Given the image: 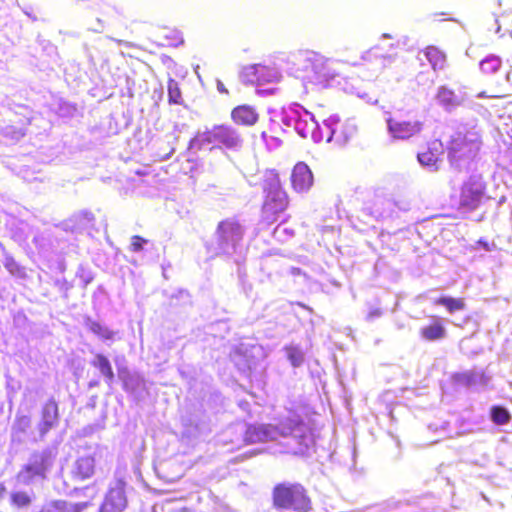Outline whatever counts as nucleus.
Segmentation results:
<instances>
[{
	"label": "nucleus",
	"instance_id": "nucleus-15",
	"mask_svg": "<svg viewBox=\"0 0 512 512\" xmlns=\"http://www.w3.org/2000/svg\"><path fill=\"white\" fill-rule=\"evenodd\" d=\"M232 120L238 125L253 126L259 119V113L250 105H239L231 112Z\"/></svg>",
	"mask_w": 512,
	"mask_h": 512
},
{
	"label": "nucleus",
	"instance_id": "nucleus-18",
	"mask_svg": "<svg viewBox=\"0 0 512 512\" xmlns=\"http://www.w3.org/2000/svg\"><path fill=\"white\" fill-rule=\"evenodd\" d=\"M91 364L100 371L101 375L105 379V382L108 385H111L114 380V373L108 358L102 354H96Z\"/></svg>",
	"mask_w": 512,
	"mask_h": 512
},
{
	"label": "nucleus",
	"instance_id": "nucleus-42",
	"mask_svg": "<svg viewBox=\"0 0 512 512\" xmlns=\"http://www.w3.org/2000/svg\"><path fill=\"white\" fill-rule=\"evenodd\" d=\"M378 49H379V46H376V47H374L371 51H369L368 53H369V54H370V53H374V54L376 55V52H377V50H378Z\"/></svg>",
	"mask_w": 512,
	"mask_h": 512
},
{
	"label": "nucleus",
	"instance_id": "nucleus-35",
	"mask_svg": "<svg viewBox=\"0 0 512 512\" xmlns=\"http://www.w3.org/2000/svg\"><path fill=\"white\" fill-rule=\"evenodd\" d=\"M144 243H146L145 239L140 236H133L131 239V250L134 252L140 251L143 248Z\"/></svg>",
	"mask_w": 512,
	"mask_h": 512
},
{
	"label": "nucleus",
	"instance_id": "nucleus-38",
	"mask_svg": "<svg viewBox=\"0 0 512 512\" xmlns=\"http://www.w3.org/2000/svg\"><path fill=\"white\" fill-rule=\"evenodd\" d=\"M381 315V312L380 310L378 309H374L372 311L369 312L368 314V319L372 320L374 319L375 317H379Z\"/></svg>",
	"mask_w": 512,
	"mask_h": 512
},
{
	"label": "nucleus",
	"instance_id": "nucleus-34",
	"mask_svg": "<svg viewBox=\"0 0 512 512\" xmlns=\"http://www.w3.org/2000/svg\"><path fill=\"white\" fill-rule=\"evenodd\" d=\"M4 133V136L13 140V141H17L19 140L20 138H22L24 136V131L23 129L21 128H16L14 126H8L4 129L3 131Z\"/></svg>",
	"mask_w": 512,
	"mask_h": 512
},
{
	"label": "nucleus",
	"instance_id": "nucleus-45",
	"mask_svg": "<svg viewBox=\"0 0 512 512\" xmlns=\"http://www.w3.org/2000/svg\"><path fill=\"white\" fill-rule=\"evenodd\" d=\"M390 48H391V49H395V45H394V44H391V45H390Z\"/></svg>",
	"mask_w": 512,
	"mask_h": 512
},
{
	"label": "nucleus",
	"instance_id": "nucleus-17",
	"mask_svg": "<svg viewBox=\"0 0 512 512\" xmlns=\"http://www.w3.org/2000/svg\"><path fill=\"white\" fill-rule=\"evenodd\" d=\"M58 420V406L55 401H48L42 412V422L39 426L41 435L46 434Z\"/></svg>",
	"mask_w": 512,
	"mask_h": 512
},
{
	"label": "nucleus",
	"instance_id": "nucleus-6",
	"mask_svg": "<svg viewBox=\"0 0 512 512\" xmlns=\"http://www.w3.org/2000/svg\"><path fill=\"white\" fill-rule=\"evenodd\" d=\"M274 503L281 508H291L305 512L309 509V499L300 485H279L274 490Z\"/></svg>",
	"mask_w": 512,
	"mask_h": 512
},
{
	"label": "nucleus",
	"instance_id": "nucleus-21",
	"mask_svg": "<svg viewBox=\"0 0 512 512\" xmlns=\"http://www.w3.org/2000/svg\"><path fill=\"white\" fill-rule=\"evenodd\" d=\"M425 56L433 69H442L445 64V55L436 47L430 46L425 50Z\"/></svg>",
	"mask_w": 512,
	"mask_h": 512
},
{
	"label": "nucleus",
	"instance_id": "nucleus-9",
	"mask_svg": "<svg viewBox=\"0 0 512 512\" xmlns=\"http://www.w3.org/2000/svg\"><path fill=\"white\" fill-rule=\"evenodd\" d=\"M484 182L480 175H472L463 185L461 204L470 208L476 207L484 193Z\"/></svg>",
	"mask_w": 512,
	"mask_h": 512
},
{
	"label": "nucleus",
	"instance_id": "nucleus-22",
	"mask_svg": "<svg viewBox=\"0 0 512 512\" xmlns=\"http://www.w3.org/2000/svg\"><path fill=\"white\" fill-rule=\"evenodd\" d=\"M153 512H186L181 500L167 499L155 504Z\"/></svg>",
	"mask_w": 512,
	"mask_h": 512
},
{
	"label": "nucleus",
	"instance_id": "nucleus-32",
	"mask_svg": "<svg viewBox=\"0 0 512 512\" xmlns=\"http://www.w3.org/2000/svg\"><path fill=\"white\" fill-rule=\"evenodd\" d=\"M278 78V72L273 69L265 66V71L259 72L258 74V84L273 82Z\"/></svg>",
	"mask_w": 512,
	"mask_h": 512
},
{
	"label": "nucleus",
	"instance_id": "nucleus-43",
	"mask_svg": "<svg viewBox=\"0 0 512 512\" xmlns=\"http://www.w3.org/2000/svg\"><path fill=\"white\" fill-rule=\"evenodd\" d=\"M382 38H383V39H389V38H391V35H390V34H387V33H384V34L382 35Z\"/></svg>",
	"mask_w": 512,
	"mask_h": 512
},
{
	"label": "nucleus",
	"instance_id": "nucleus-16",
	"mask_svg": "<svg viewBox=\"0 0 512 512\" xmlns=\"http://www.w3.org/2000/svg\"><path fill=\"white\" fill-rule=\"evenodd\" d=\"M437 99L446 109H453L465 101L466 95L464 93L456 94L447 87L441 86L437 92Z\"/></svg>",
	"mask_w": 512,
	"mask_h": 512
},
{
	"label": "nucleus",
	"instance_id": "nucleus-30",
	"mask_svg": "<svg viewBox=\"0 0 512 512\" xmlns=\"http://www.w3.org/2000/svg\"><path fill=\"white\" fill-rule=\"evenodd\" d=\"M287 357L295 367L300 366L304 360L302 351L298 347L293 346L287 348Z\"/></svg>",
	"mask_w": 512,
	"mask_h": 512
},
{
	"label": "nucleus",
	"instance_id": "nucleus-41",
	"mask_svg": "<svg viewBox=\"0 0 512 512\" xmlns=\"http://www.w3.org/2000/svg\"><path fill=\"white\" fill-rule=\"evenodd\" d=\"M87 490L90 492V497L93 498L95 496V489L94 488H88Z\"/></svg>",
	"mask_w": 512,
	"mask_h": 512
},
{
	"label": "nucleus",
	"instance_id": "nucleus-26",
	"mask_svg": "<svg viewBox=\"0 0 512 512\" xmlns=\"http://www.w3.org/2000/svg\"><path fill=\"white\" fill-rule=\"evenodd\" d=\"M437 304L443 305L447 308L450 313L464 309V301L462 299H456L451 297H442L437 300Z\"/></svg>",
	"mask_w": 512,
	"mask_h": 512
},
{
	"label": "nucleus",
	"instance_id": "nucleus-3",
	"mask_svg": "<svg viewBox=\"0 0 512 512\" xmlns=\"http://www.w3.org/2000/svg\"><path fill=\"white\" fill-rule=\"evenodd\" d=\"M53 464V455L50 451L43 450L33 453L22 469L17 474V481L29 485L46 477Z\"/></svg>",
	"mask_w": 512,
	"mask_h": 512
},
{
	"label": "nucleus",
	"instance_id": "nucleus-19",
	"mask_svg": "<svg viewBox=\"0 0 512 512\" xmlns=\"http://www.w3.org/2000/svg\"><path fill=\"white\" fill-rule=\"evenodd\" d=\"M89 502L70 503L66 501L54 502L46 512H81L87 508Z\"/></svg>",
	"mask_w": 512,
	"mask_h": 512
},
{
	"label": "nucleus",
	"instance_id": "nucleus-24",
	"mask_svg": "<svg viewBox=\"0 0 512 512\" xmlns=\"http://www.w3.org/2000/svg\"><path fill=\"white\" fill-rule=\"evenodd\" d=\"M11 504L17 508H27L31 502L32 497L27 492H13L10 496Z\"/></svg>",
	"mask_w": 512,
	"mask_h": 512
},
{
	"label": "nucleus",
	"instance_id": "nucleus-11",
	"mask_svg": "<svg viewBox=\"0 0 512 512\" xmlns=\"http://www.w3.org/2000/svg\"><path fill=\"white\" fill-rule=\"evenodd\" d=\"M96 460L94 454H84L77 457L70 468V474L75 480H86L95 473Z\"/></svg>",
	"mask_w": 512,
	"mask_h": 512
},
{
	"label": "nucleus",
	"instance_id": "nucleus-5",
	"mask_svg": "<svg viewBox=\"0 0 512 512\" xmlns=\"http://www.w3.org/2000/svg\"><path fill=\"white\" fill-rule=\"evenodd\" d=\"M212 142H219L228 149H239L242 146L243 140L235 128L222 125L198 135L191 141V145L198 144L199 147H203Z\"/></svg>",
	"mask_w": 512,
	"mask_h": 512
},
{
	"label": "nucleus",
	"instance_id": "nucleus-40",
	"mask_svg": "<svg viewBox=\"0 0 512 512\" xmlns=\"http://www.w3.org/2000/svg\"><path fill=\"white\" fill-rule=\"evenodd\" d=\"M5 496V487L0 484V500H2Z\"/></svg>",
	"mask_w": 512,
	"mask_h": 512
},
{
	"label": "nucleus",
	"instance_id": "nucleus-4",
	"mask_svg": "<svg viewBox=\"0 0 512 512\" xmlns=\"http://www.w3.org/2000/svg\"><path fill=\"white\" fill-rule=\"evenodd\" d=\"M265 201L263 208L266 212L277 214L284 211L288 204L286 192L282 189L279 176L269 171L264 180Z\"/></svg>",
	"mask_w": 512,
	"mask_h": 512
},
{
	"label": "nucleus",
	"instance_id": "nucleus-12",
	"mask_svg": "<svg viewBox=\"0 0 512 512\" xmlns=\"http://www.w3.org/2000/svg\"><path fill=\"white\" fill-rule=\"evenodd\" d=\"M443 155V145L439 140L429 143L427 151L418 154L419 163L431 171H437Z\"/></svg>",
	"mask_w": 512,
	"mask_h": 512
},
{
	"label": "nucleus",
	"instance_id": "nucleus-13",
	"mask_svg": "<svg viewBox=\"0 0 512 512\" xmlns=\"http://www.w3.org/2000/svg\"><path fill=\"white\" fill-rule=\"evenodd\" d=\"M126 502L123 484L117 482L116 485L109 490L100 512H121L125 508Z\"/></svg>",
	"mask_w": 512,
	"mask_h": 512
},
{
	"label": "nucleus",
	"instance_id": "nucleus-29",
	"mask_svg": "<svg viewBox=\"0 0 512 512\" xmlns=\"http://www.w3.org/2000/svg\"><path fill=\"white\" fill-rule=\"evenodd\" d=\"M89 329L94 333L100 336L103 339H112L114 336V332L109 330L107 327L102 326L97 322H90Z\"/></svg>",
	"mask_w": 512,
	"mask_h": 512
},
{
	"label": "nucleus",
	"instance_id": "nucleus-33",
	"mask_svg": "<svg viewBox=\"0 0 512 512\" xmlns=\"http://www.w3.org/2000/svg\"><path fill=\"white\" fill-rule=\"evenodd\" d=\"M168 95L170 101L173 103H179L181 98V93L178 87V84L174 80H170L168 83Z\"/></svg>",
	"mask_w": 512,
	"mask_h": 512
},
{
	"label": "nucleus",
	"instance_id": "nucleus-20",
	"mask_svg": "<svg viewBox=\"0 0 512 512\" xmlns=\"http://www.w3.org/2000/svg\"><path fill=\"white\" fill-rule=\"evenodd\" d=\"M420 333L424 339L434 341L444 338L446 330L441 324L435 322L429 326L422 327Z\"/></svg>",
	"mask_w": 512,
	"mask_h": 512
},
{
	"label": "nucleus",
	"instance_id": "nucleus-28",
	"mask_svg": "<svg viewBox=\"0 0 512 512\" xmlns=\"http://www.w3.org/2000/svg\"><path fill=\"white\" fill-rule=\"evenodd\" d=\"M31 426V419L26 415H17L13 424V433H26Z\"/></svg>",
	"mask_w": 512,
	"mask_h": 512
},
{
	"label": "nucleus",
	"instance_id": "nucleus-39",
	"mask_svg": "<svg viewBox=\"0 0 512 512\" xmlns=\"http://www.w3.org/2000/svg\"><path fill=\"white\" fill-rule=\"evenodd\" d=\"M217 88H218V90H219L220 92H222V93H226V92H227V90L225 89V87H224L223 83H222V82H220V81H218V83H217Z\"/></svg>",
	"mask_w": 512,
	"mask_h": 512
},
{
	"label": "nucleus",
	"instance_id": "nucleus-7",
	"mask_svg": "<svg viewBox=\"0 0 512 512\" xmlns=\"http://www.w3.org/2000/svg\"><path fill=\"white\" fill-rule=\"evenodd\" d=\"M220 253L231 254L242 238V228L233 221L221 222L216 233Z\"/></svg>",
	"mask_w": 512,
	"mask_h": 512
},
{
	"label": "nucleus",
	"instance_id": "nucleus-44",
	"mask_svg": "<svg viewBox=\"0 0 512 512\" xmlns=\"http://www.w3.org/2000/svg\"><path fill=\"white\" fill-rule=\"evenodd\" d=\"M384 58H385V59H388V60H389V62H391V61H392V56H390V55H389V56H384Z\"/></svg>",
	"mask_w": 512,
	"mask_h": 512
},
{
	"label": "nucleus",
	"instance_id": "nucleus-8",
	"mask_svg": "<svg viewBox=\"0 0 512 512\" xmlns=\"http://www.w3.org/2000/svg\"><path fill=\"white\" fill-rule=\"evenodd\" d=\"M387 129L389 135L394 139L405 140L417 135L422 130V122L418 120H398L388 118Z\"/></svg>",
	"mask_w": 512,
	"mask_h": 512
},
{
	"label": "nucleus",
	"instance_id": "nucleus-14",
	"mask_svg": "<svg viewBox=\"0 0 512 512\" xmlns=\"http://www.w3.org/2000/svg\"><path fill=\"white\" fill-rule=\"evenodd\" d=\"M292 187L297 192H307L313 184V175L309 167L299 162L294 166L291 175Z\"/></svg>",
	"mask_w": 512,
	"mask_h": 512
},
{
	"label": "nucleus",
	"instance_id": "nucleus-23",
	"mask_svg": "<svg viewBox=\"0 0 512 512\" xmlns=\"http://www.w3.org/2000/svg\"><path fill=\"white\" fill-rule=\"evenodd\" d=\"M265 71V66L255 64V65H249L243 68L241 72V79L245 83L254 84L258 83V74L259 72Z\"/></svg>",
	"mask_w": 512,
	"mask_h": 512
},
{
	"label": "nucleus",
	"instance_id": "nucleus-27",
	"mask_svg": "<svg viewBox=\"0 0 512 512\" xmlns=\"http://www.w3.org/2000/svg\"><path fill=\"white\" fill-rule=\"evenodd\" d=\"M340 119L337 115H330L328 118L323 120V128L326 133V141L330 142L332 137L336 134V126Z\"/></svg>",
	"mask_w": 512,
	"mask_h": 512
},
{
	"label": "nucleus",
	"instance_id": "nucleus-25",
	"mask_svg": "<svg viewBox=\"0 0 512 512\" xmlns=\"http://www.w3.org/2000/svg\"><path fill=\"white\" fill-rule=\"evenodd\" d=\"M501 66V60L497 56L486 57L480 63V69L487 74L495 73Z\"/></svg>",
	"mask_w": 512,
	"mask_h": 512
},
{
	"label": "nucleus",
	"instance_id": "nucleus-36",
	"mask_svg": "<svg viewBox=\"0 0 512 512\" xmlns=\"http://www.w3.org/2000/svg\"><path fill=\"white\" fill-rule=\"evenodd\" d=\"M119 377L123 380L125 387L133 389V386L130 382V380L127 378L128 372L124 369L119 370Z\"/></svg>",
	"mask_w": 512,
	"mask_h": 512
},
{
	"label": "nucleus",
	"instance_id": "nucleus-10",
	"mask_svg": "<svg viewBox=\"0 0 512 512\" xmlns=\"http://www.w3.org/2000/svg\"><path fill=\"white\" fill-rule=\"evenodd\" d=\"M295 129L303 138L310 136L315 142H320L325 137L323 128L319 126L314 116L306 110L297 119Z\"/></svg>",
	"mask_w": 512,
	"mask_h": 512
},
{
	"label": "nucleus",
	"instance_id": "nucleus-31",
	"mask_svg": "<svg viewBox=\"0 0 512 512\" xmlns=\"http://www.w3.org/2000/svg\"><path fill=\"white\" fill-rule=\"evenodd\" d=\"M491 416L493 421L497 424H505L510 419L508 411L501 407L492 408Z\"/></svg>",
	"mask_w": 512,
	"mask_h": 512
},
{
	"label": "nucleus",
	"instance_id": "nucleus-2",
	"mask_svg": "<svg viewBox=\"0 0 512 512\" xmlns=\"http://www.w3.org/2000/svg\"><path fill=\"white\" fill-rule=\"evenodd\" d=\"M480 145V136L476 131L455 133L448 149L451 166L459 171L470 169L479 152Z\"/></svg>",
	"mask_w": 512,
	"mask_h": 512
},
{
	"label": "nucleus",
	"instance_id": "nucleus-1",
	"mask_svg": "<svg viewBox=\"0 0 512 512\" xmlns=\"http://www.w3.org/2000/svg\"><path fill=\"white\" fill-rule=\"evenodd\" d=\"M282 438L285 440L286 451L293 454H304L313 444L314 437L310 429L302 422L294 420L281 424L249 426L245 432L247 443L262 441H274Z\"/></svg>",
	"mask_w": 512,
	"mask_h": 512
},
{
	"label": "nucleus",
	"instance_id": "nucleus-37",
	"mask_svg": "<svg viewBox=\"0 0 512 512\" xmlns=\"http://www.w3.org/2000/svg\"><path fill=\"white\" fill-rule=\"evenodd\" d=\"M345 130L347 131V133H346V132H344V133H345V137H344V139L346 140V139L348 138V136H349V135L354 134V132L356 131V127H355L354 125L346 124V125H345Z\"/></svg>",
	"mask_w": 512,
	"mask_h": 512
}]
</instances>
